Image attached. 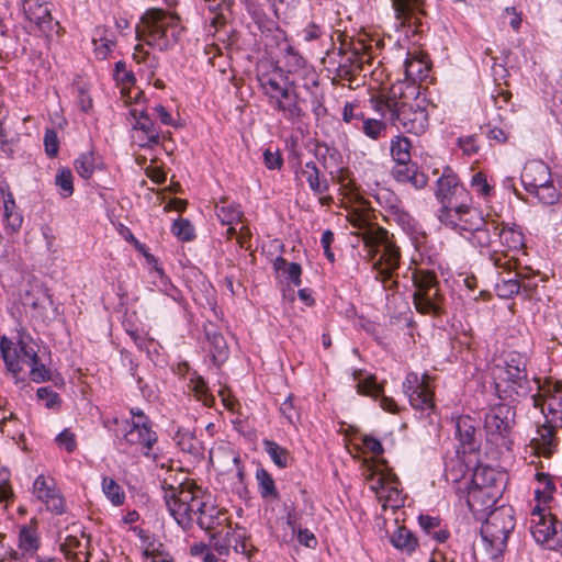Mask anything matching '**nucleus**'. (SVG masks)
I'll return each instance as SVG.
<instances>
[{"label": "nucleus", "instance_id": "nucleus-27", "mask_svg": "<svg viewBox=\"0 0 562 562\" xmlns=\"http://www.w3.org/2000/svg\"><path fill=\"white\" fill-rule=\"evenodd\" d=\"M18 548L23 555L35 558L41 548V537L36 518L19 527Z\"/></svg>", "mask_w": 562, "mask_h": 562}, {"label": "nucleus", "instance_id": "nucleus-49", "mask_svg": "<svg viewBox=\"0 0 562 562\" xmlns=\"http://www.w3.org/2000/svg\"><path fill=\"white\" fill-rule=\"evenodd\" d=\"M411 142L407 137L396 136L391 142V155L396 165H405L411 161Z\"/></svg>", "mask_w": 562, "mask_h": 562}, {"label": "nucleus", "instance_id": "nucleus-7", "mask_svg": "<svg viewBox=\"0 0 562 562\" xmlns=\"http://www.w3.org/2000/svg\"><path fill=\"white\" fill-rule=\"evenodd\" d=\"M415 291V308L422 314L440 315L443 311V296L434 271L416 269L412 276Z\"/></svg>", "mask_w": 562, "mask_h": 562}, {"label": "nucleus", "instance_id": "nucleus-25", "mask_svg": "<svg viewBox=\"0 0 562 562\" xmlns=\"http://www.w3.org/2000/svg\"><path fill=\"white\" fill-rule=\"evenodd\" d=\"M210 460L216 469L234 473L239 484H244L245 471L240 464L239 454L231 448L220 447L215 451H211Z\"/></svg>", "mask_w": 562, "mask_h": 562}, {"label": "nucleus", "instance_id": "nucleus-40", "mask_svg": "<svg viewBox=\"0 0 562 562\" xmlns=\"http://www.w3.org/2000/svg\"><path fill=\"white\" fill-rule=\"evenodd\" d=\"M214 210L217 218L224 225H234L243 217V212L239 205L235 202L228 201L227 199H222L217 202Z\"/></svg>", "mask_w": 562, "mask_h": 562}, {"label": "nucleus", "instance_id": "nucleus-24", "mask_svg": "<svg viewBox=\"0 0 562 562\" xmlns=\"http://www.w3.org/2000/svg\"><path fill=\"white\" fill-rule=\"evenodd\" d=\"M502 495V488H482L472 486L468 491L467 503L470 510L477 517L483 518Z\"/></svg>", "mask_w": 562, "mask_h": 562}, {"label": "nucleus", "instance_id": "nucleus-14", "mask_svg": "<svg viewBox=\"0 0 562 562\" xmlns=\"http://www.w3.org/2000/svg\"><path fill=\"white\" fill-rule=\"evenodd\" d=\"M531 535L542 547L555 550L562 546V522L552 514L541 509L531 513Z\"/></svg>", "mask_w": 562, "mask_h": 562}, {"label": "nucleus", "instance_id": "nucleus-29", "mask_svg": "<svg viewBox=\"0 0 562 562\" xmlns=\"http://www.w3.org/2000/svg\"><path fill=\"white\" fill-rule=\"evenodd\" d=\"M402 98V86H393L385 97H372L370 99L371 106L374 111L379 112L382 116L389 117L394 123L395 109L400 108Z\"/></svg>", "mask_w": 562, "mask_h": 562}, {"label": "nucleus", "instance_id": "nucleus-4", "mask_svg": "<svg viewBox=\"0 0 562 562\" xmlns=\"http://www.w3.org/2000/svg\"><path fill=\"white\" fill-rule=\"evenodd\" d=\"M182 31L179 18L160 8L146 10L135 29L137 40L159 50L175 46Z\"/></svg>", "mask_w": 562, "mask_h": 562}, {"label": "nucleus", "instance_id": "nucleus-20", "mask_svg": "<svg viewBox=\"0 0 562 562\" xmlns=\"http://www.w3.org/2000/svg\"><path fill=\"white\" fill-rule=\"evenodd\" d=\"M135 122L132 125V142L142 148H153L160 142L159 130L149 115L136 109L131 110Z\"/></svg>", "mask_w": 562, "mask_h": 562}, {"label": "nucleus", "instance_id": "nucleus-33", "mask_svg": "<svg viewBox=\"0 0 562 562\" xmlns=\"http://www.w3.org/2000/svg\"><path fill=\"white\" fill-rule=\"evenodd\" d=\"M90 540L83 543L77 536H67L60 544V551L65 558L71 562H89L90 553L88 552Z\"/></svg>", "mask_w": 562, "mask_h": 562}, {"label": "nucleus", "instance_id": "nucleus-9", "mask_svg": "<svg viewBox=\"0 0 562 562\" xmlns=\"http://www.w3.org/2000/svg\"><path fill=\"white\" fill-rule=\"evenodd\" d=\"M136 423H130L128 420L123 422V439L122 442L134 447L143 456L153 458L154 462L165 468V463L160 462V457L154 453V446L157 443L158 436L153 429V424L149 417L139 416Z\"/></svg>", "mask_w": 562, "mask_h": 562}, {"label": "nucleus", "instance_id": "nucleus-10", "mask_svg": "<svg viewBox=\"0 0 562 562\" xmlns=\"http://www.w3.org/2000/svg\"><path fill=\"white\" fill-rule=\"evenodd\" d=\"M402 387L414 409L427 413V415L434 411L435 390L429 374L419 375L416 372H408Z\"/></svg>", "mask_w": 562, "mask_h": 562}, {"label": "nucleus", "instance_id": "nucleus-47", "mask_svg": "<svg viewBox=\"0 0 562 562\" xmlns=\"http://www.w3.org/2000/svg\"><path fill=\"white\" fill-rule=\"evenodd\" d=\"M467 472H468L467 464L458 456H454V457L448 459L445 463L443 475H445L447 482L459 483L465 476Z\"/></svg>", "mask_w": 562, "mask_h": 562}, {"label": "nucleus", "instance_id": "nucleus-3", "mask_svg": "<svg viewBox=\"0 0 562 562\" xmlns=\"http://www.w3.org/2000/svg\"><path fill=\"white\" fill-rule=\"evenodd\" d=\"M374 234L367 235L364 246L374 279L381 282L384 290H396L401 249L386 229H376Z\"/></svg>", "mask_w": 562, "mask_h": 562}, {"label": "nucleus", "instance_id": "nucleus-31", "mask_svg": "<svg viewBox=\"0 0 562 562\" xmlns=\"http://www.w3.org/2000/svg\"><path fill=\"white\" fill-rule=\"evenodd\" d=\"M391 544L402 554L413 555L419 548L417 537L405 526H397L390 535Z\"/></svg>", "mask_w": 562, "mask_h": 562}, {"label": "nucleus", "instance_id": "nucleus-34", "mask_svg": "<svg viewBox=\"0 0 562 562\" xmlns=\"http://www.w3.org/2000/svg\"><path fill=\"white\" fill-rule=\"evenodd\" d=\"M175 441L182 452L190 454L192 458L201 459L204 457L202 442L189 429L179 428Z\"/></svg>", "mask_w": 562, "mask_h": 562}, {"label": "nucleus", "instance_id": "nucleus-51", "mask_svg": "<svg viewBox=\"0 0 562 562\" xmlns=\"http://www.w3.org/2000/svg\"><path fill=\"white\" fill-rule=\"evenodd\" d=\"M404 71L406 79L413 82L423 80L428 76V68L426 64L417 57L406 58L404 63Z\"/></svg>", "mask_w": 562, "mask_h": 562}, {"label": "nucleus", "instance_id": "nucleus-46", "mask_svg": "<svg viewBox=\"0 0 562 562\" xmlns=\"http://www.w3.org/2000/svg\"><path fill=\"white\" fill-rule=\"evenodd\" d=\"M206 337L210 342V352L212 353L214 362H223L228 357V347L224 336L214 330L206 331Z\"/></svg>", "mask_w": 562, "mask_h": 562}, {"label": "nucleus", "instance_id": "nucleus-60", "mask_svg": "<svg viewBox=\"0 0 562 562\" xmlns=\"http://www.w3.org/2000/svg\"><path fill=\"white\" fill-rule=\"evenodd\" d=\"M363 112L358 105L347 102L342 109V121L351 124L353 127L359 128L362 121L364 120Z\"/></svg>", "mask_w": 562, "mask_h": 562}, {"label": "nucleus", "instance_id": "nucleus-54", "mask_svg": "<svg viewBox=\"0 0 562 562\" xmlns=\"http://www.w3.org/2000/svg\"><path fill=\"white\" fill-rule=\"evenodd\" d=\"M531 194H535L541 203L547 205H553L560 199V192L553 184L552 179H550L548 183L541 186V188L533 190Z\"/></svg>", "mask_w": 562, "mask_h": 562}, {"label": "nucleus", "instance_id": "nucleus-39", "mask_svg": "<svg viewBox=\"0 0 562 562\" xmlns=\"http://www.w3.org/2000/svg\"><path fill=\"white\" fill-rule=\"evenodd\" d=\"M502 474L487 465H477L473 471L472 486L482 488H502L501 486Z\"/></svg>", "mask_w": 562, "mask_h": 562}, {"label": "nucleus", "instance_id": "nucleus-50", "mask_svg": "<svg viewBox=\"0 0 562 562\" xmlns=\"http://www.w3.org/2000/svg\"><path fill=\"white\" fill-rule=\"evenodd\" d=\"M456 432L462 445H472L476 432L473 419L460 416L456 422Z\"/></svg>", "mask_w": 562, "mask_h": 562}, {"label": "nucleus", "instance_id": "nucleus-53", "mask_svg": "<svg viewBox=\"0 0 562 562\" xmlns=\"http://www.w3.org/2000/svg\"><path fill=\"white\" fill-rule=\"evenodd\" d=\"M393 203L390 204V216L403 227V229L411 228L413 226V217L406 212L396 196H392Z\"/></svg>", "mask_w": 562, "mask_h": 562}, {"label": "nucleus", "instance_id": "nucleus-43", "mask_svg": "<svg viewBox=\"0 0 562 562\" xmlns=\"http://www.w3.org/2000/svg\"><path fill=\"white\" fill-rule=\"evenodd\" d=\"M256 479L258 482V491L263 499L278 501L280 498L274 480L266 469H258Z\"/></svg>", "mask_w": 562, "mask_h": 562}, {"label": "nucleus", "instance_id": "nucleus-12", "mask_svg": "<svg viewBox=\"0 0 562 562\" xmlns=\"http://www.w3.org/2000/svg\"><path fill=\"white\" fill-rule=\"evenodd\" d=\"M494 235H497L499 244L504 249H493L490 252V260L496 268L510 272L515 267V260L513 256H509L508 251L517 252L524 247V234L515 227L498 224L497 232H494Z\"/></svg>", "mask_w": 562, "mask_h": 562}, {"label": "nucleus", "instance_id": "nucleus-37", "mask_svg": "<svg viewBox=\"0 0 562 562\" xmlns=\"http://www.w3.org/2000/svg\"><path fill=\"white\" fill-rule=\"evenodd\" d=\"M301 175L305 178L315 195H323L329 190L328 180L325 177H321V171L314 161H307L301 168Z\"/></svg>", "mask_w": 562, "mask_h": 562}, {"label": "nucleus", "instance_id": "nucleus-41", "mask_svg": "<svg viewBox=\"0 0 562 562\" xmlns=\"http://www.w3.org/2000/svg\"><path fill=\"white\" fill-rule=\"evenodd\" d=\"M92 44L94 46L95 57L105 59L112 52L115 42L113 35L104 27H97L93 33Z\"/></svg>", "mask_w": 562, "mask_h": 562}, {"label": "nucleus", "instance_id": "nucleus-58", "mask_svg": "<svg viewBox=\"0 0 562 562\" xmlns=\"http://www.w3.org/2000/svg\"><path fill=\"white\" fill-rule=\"evenodd\" d=\"M518 274L515 273V277ZM496 293L499 297L509 299L518 294L521 290V285L518 279H502L496 283Z\"/></svg>", "mask_w": 562, "mask_h": 562}, {"label": "nucleus", "instance_id": "nucleus-1", "mask_svg": "<svg viewBox=\"0 0 562 562\" xmlns=\"http://www.w3.org/2000/svg\"><path fill=\"white\" fill-rule=\"evenodd\" d=\"M161 486L166 491L167 508L182 529L191 528L194 519L205 531L215 530L227 521V512L218 508L212 494L201 487L173 479L171 472L162 479Z\"/></svg>", "mask_w": 562, "mask_h": 562}, {"label": "nucleus", "instance_id": "nucleus-36", "mask_svg": "<svg viewBox=\"0 0 562 562\" xmlns=\"http://www.w3.org/2000/svg\"><path fill=\"white\" fill-rule=\"evenodd\" d=\"M186 379L188 380L187 387L189 392L193 394L196 401L202 402L204 406H213L215 397L212 393H210L206 381L195 371L188 372Z\"/></svg>", "mask_w": 562, "mask_h": 562}, {"label": "nucleus", "instance_id": "nucleus-63", "mask_svg": "<svg viewBox=\"0 0 562 562\" xmlns=\"http://www.w3.org/2000/svg\"><path fill=\"white\" fill-rule=\"evenodd\" d=\"M114 77L117 82L125 86H132L135 82L134 70L127 68L126 63L123 60H120L115 64Z\"/></svg>", "mask_w": 562, "mask_h": 562}, {"label": "nucleus", "instance_id": "nucleus-18", "mask_svg": "<svg viewBox=\"0 0 562 562\" xmlns=\"http://www.w3.org/2000/svg\"><path fill=\"white\" fill-rule=\"evenodd\" d=\"M0 351L8 371L15 378L22 371L23 366L36 364L38 358L34 346L25 342L23 339L14 344L7 337H3L0 340Z\"/></svg>", "mask_w": 562, "mask_h": 562}, {"label": "nucleus", "instance_id": "nucleus-22", "mask_svg": "<svg viewBox=\"0 0 562 562\" xmlns=\"http://www.w3.org/2000/svg\"><path fill=\"white\" fill-rule=\"evenodd\" d=\"M395 18L398 24L407 27V32H422V19L425 14L424 0H392Z\"/></svg>", "mask_w": 562, "mask_h": 562}, {"label": "nucleus", "instance_id": "nucleus-59", "mask_svg": "<svg viewBox=\"0 0 562 562\" xmlns=\"http://www.w3.org/2000/svg\"><path fill=\"white\" fill-rule=\"evenodd\" d=\"M171 232L182 241H190L194 238V227L189 220L179 218L173 222Z\"/></svg>", "mask_w": 562, "mask_h": 562}, {"label": "nucleus", "instance_id": "nucleus-38", "mask_svg": "<svg viewBox=\"0 0 562 562\" xmlns=\"http://www.w3.org/2000/svg\"><path fill=\"white\" fill-rule=\"evenodd\" d=\"M497 222L484 220V225L482 227H477V231H473L465 238L469 239L473 246L481 249L492 248L495 243V237H497V235H494V232H497Z\"/></svg>", "mask_w": 562, "mask_h": 562}, {"label": "nucleus", "instance_id": "nucleus-56", "mask_svg": "<svg viewBox=\"0 0 562 562\" xmlns=\"http://www.w3.org/2000/svg\"><path fill=\"white\" fill-rule=\"evenodd\" d=\"M358 130L371 139H379L385 134L386 125L384 122L374 119H364Z\"/></svg>", "mask_w": 562, "mask_h": 562}, {"label": "nucleus", "instance_id": "nucleus-57", "mask_svg": "<svg viewBox=\"0 0 562 562\" xmlns=\"http://www.w3.org/2000/svg\"><path fill=\"white\" fill-rule=\"evenodd\" d=\"M271 9L278 20H286L299 4V0H269Z\"/></svg>", "mask_w": 562, "mask_h": 562}, {"label": "nucleus", "instance_id": "nucleus-48", "mask_svg": "<svg viewBox=\"0 0 562 562\" xmlns=\"http://www.w3.org/2000/svg\"><path fill=\"white\" fill-rule=\"evenodd\" d=\"M262 445L265 451L269 454L277 467L284 469L289 465L291 458L289 451L285 448L269 439H265Z\"/></svg>", "mask_w": 562, "mask_h": 562}, {"label": "nucleus", "instance_id": "nucleus-17", "mask_svg": "<svg viewBox=\"0 0 562 562\" xmlns=\"http://www.w3.org/2000/svg\"><path fill=\"white\" fill-rule=\"evenodd\" d=\"M284 68L283 71L288 78L301 81L304 89L311 90L318 87V74L315 68L310 65L306 59L292 45H286L282 52Z\"/></svg>", "mask_w": 562, "mask_h": 562}, {"label": "nucleus", "instance_id": "nucleus-35", "mask_svg": "<svg viewBox=\"0 0 562 562\" xmlns=\"http://www.w3.org/2000/svg\"><path fill=\"white\" fill-rule=\"evenodd\" d=\"M133 61L137 66V72L147 79L153 78L156 75L159 66L158 58L144 49L140 45L135 46L133 53Z\"/></svg>", "mask_w": 562, "mask_h": 562}, {"label": "nucleus", "instance_id": "nucleus-6", "mask_svg": "<svg viewBox=\"0 0 562 562\" xmlns=\"http://www.w3.org/2000/svg\"><path fill=\"white\" fill-rule=\"evenodd\" d=\"M498 391L510 392L517 396H527L531 391V382L527 373V358L519 352H510L503 364L493 370Z\"/></svg>", "mask_w": 562, "mask_h": 562}, {"label": "nucleus", "instance_id": "nucleus-11", "mask_svg": "<svg viewBox=\"0 0 562 562\" xmlns=\"http://www.w3.org/2000/svg\"><path fill=\"white\" fill-rule=\"evenodd\" d=\"M533 382L537 384V393L531 395L533 406L540 408L549 420L559 423L562 428V382L546 379L541 383L537 378Z\"/></svg>", "mask_w": 562, "mask_h": 562}, {"label": "nucleus", "instance_id": "nucleus-55", "mask_svg": "<svg viewBox=\"0 0 562 562\" xmlns=\"http://www.w3.org/2000/svg\"><path fill=\"white\" fill-rule=\"evenodd\" d=\"M355 372V380H357V392L361 395L378 397L382 394V387L376 383L375 378L370 375L361 380Z\"/></svg>", "mask_w": 562, "mask_h": 562}, {"label": "nucleus", "instance_id": "nucleus-26", "mask_svg": "<svg viewBox=\"0 0 562 562\" xmlns=\"http://www.w3.org/2000/svg\"><path fill=\"white\" fill-rule=\"evenodd\" d=\"M524 188L531 193L537 188L548 183L551 178V171L542 160L528 161L520 176Z\"/></svg>", "mask_w": 562, "mask_h": 562}, {"label": "nucleus", "instance_id": "nucleus-23", "mask_svg": "<svg viewBox=\"0 0 562 562\" xmlns=\"http://www.w3.org/2000/svg\"><path fill=\"white\" fill-rule=\"evenodd\" d=\"M558 428H561L560 424L549 420L546 415V422L538 426L536 436L530 441L531 448L538 456L549 458L557 451L560 441Z\"/></svg>", "mask_w": 562, "mask_h": 562}, {"label": "nucleus", "instance_id": "nucleus-21", "mask_svg": "<svg viewBox=\"0 0 562 562\" xmlns=\"http://www.w3.org/2000/svg\"><path fill=\"white\" fill-rule=\"evenodd\" d=\"M33 493L53 514L61 515L66 512L65 498L54 479L38 475L33 483Z\"/></svg>", "mask_w": 562, "mask_h": 562}, {"label": "nucleus", "instance_id": "nucleus-62", "mask_svg": "<svg viewBox=\"0 0 562 562\" xmlns=\"http://www.w3.org/2000/svg\"><path fill=\"white\" fill-rule=\"evenodd\" d=\"M398 485L400 483L397 482L395 486H390L387 488V495L381 502L383 509H386L387 507L397 509L404 506V496Z\"/></svg>", "mask_w": 562, "mask_h": 562}, {"label": "nucleus", "instance_id": "nucleus-61", "mask_svg": "<svg viewBox=\"0 0 562 562\" xmlns=\"http://www.w3.org/2000/svg\"><path fill=\"white\" fill-rule=\"evenodd\" d=\"M36 395L42 402H44L46 408L58 409L60 407V396L50 386L37 389Z\"/></svg>", "mask_w": 562, "mask_h": 562}, {"label": "nucleus", "instance_id": "nucleus-13", "mask_svg": "<svg viewBox=\"0 0 562 562\" xmlns=\"http://www.w3.org/2000/svg\"><path fill=\"white\" fill-rule=\"evenodd\" d=\"M438 218L443 225L464 237L482 227L485 220L477 209L471 206V202H464L462 206L458 205L450 211H438Z\"/></svg>", "mask_w": 562, "mask_h": 562}, {"label": "nucleus", "instance_id": "nucleus-8", "mask_svg": "<svg viewBox=\"0 0 562 562\" xmlns=\"http://www.w3.org/2000/svg\"><path fill=\"white\" fill-rule=\"evenodd\" d=\"M515 423V411L508 404L493 406L484 417L486 439L492 445L510 449L513 445L512 432Z\"/></svg>", "mask_w": 562, "mask_h": 562}, {"label": "nucleus", "instance_id": "nucleus-64", "mask_svg": "<svg viewBox=\"0 0 562 562\" xmlns=\"http://www.w3.org/2000/svg\"><path fill=\"white\" fill-rule=\"evenodd\" d=\"M189 552L191 557L200 558L202 562H220L218 558L204 542H194L190 546Z\"/></svg>", "mask_w": 562, "mask_h": 562}, {"label": "nucleus", "instance_id": "nucleus-16", "mask_svg": "<svg viewBox=\"0 0 562 562\" xmlns=\"http://www.w3.org/2000/svg\"><path fill=\"white\" fill-rule=\"evenodd\" d=\"M425 100L415 99L408 103L401 101L400 108L395 109V120L393 125L398 130L402 128L406 133L415 135L423 134L429 125L428 113L423 105Z\"/></svg>", "mask_w": 562, "mask_h": 562}, {"label": "nucleus", "instance_id": "nucleus-30", "mask_svg": "<svg viewBox=\"0 0 562 562\" xmlns=\"http://www.w3.org/2000/svg\"><path fill=\"white\" fill-rule=\"evenodd\" d=\"M392 175L397 182L411 183L415 189L425 188L428 181L427 176L411 161L405 165H395Z\"/></svg>", "mask_w": 562, "mask_h": 562}, {"label": "nucleus", "instance_id": "nucleus-42", "mask_svg": "<svg viewBox=\"0 0 562 562\" xmlns=\"http://www.w3.org/2000/svg\"><path fill=\"white\" fill-rule=\"evenodd\" d=\"M348 221L352 227L358 229L356 234L361 238L363 246H366L367 235H375L376 229H383L378 224L370 222L366 214L358 211L350 212Z\"/></svg>", "mask_w": 562, "mask_h": 562}, {"label": "nucleus", "instance_id": "nucleus-28", "mask_svg": "<svg viewBox=\"0 0 562 562\" xmlns=\"http://www.w3.org/2000/svg\"><path fill=\"white\" fill-rule=\"evenodd\" d=\"M26 18L41 31L52 30V14L46 0H24L23 3Z\"/></svg>", "mask_w": 562, "mask_h": 562}, {"label": "nucleus", "instance_id": "nucleus-19", "mask_svg": "<svg viewBox=\"0 0 562 562\" xmlns=\"http://www.w3.org/2000/svg\"><path fill=\"white\" fill-rule=\"evenodd\" d=\"M250 14L261 33V38L267 50L272 53L273 49L278 48L282 53L285 50L286 45H291L288 41L286 33L274 20L268 18L261 9L254 7L250 10Z\"/></svg>", "mask_w": 562, "mask_h": 562}, {"label": "nucleus", "instance_id": "nucleus-52", "mask_svg": "<svg viewBox=\"0 0 562 562\" xmlns=\"http://www.w3.org/2000/svg\"><path fill=\"white\" fill-rule=\"evenodd\" d=\"M74 177L69 168L58 169L55 177V184L59 189V193L63 198H68L74 193Z\"/></svg>", "mask_w": 562, "mask_h": 562}, {"label": "nucleus", "instance_id": "nucleus-45", "mask_svg": "<svg viewBox=\"0 0 562 562\" xmlns=\"http://www.w3.org/2000/svg\"><path fill=\"white\" fill-rule=\"evenodd\" d=\"M102 492L105 495L106 499L113 506H121L125 502V493L123 487L110 476H103L102 479Z\"/></svg>", "mask_w": 562, "mask_h": 562}, {"label": "nucleus", "instance_id": "nucleus-2", "mask_svg": "<svg viewBox=\"0 0 562 562\" xmlns=\"http://www.w3.org/2000/svg\"><path fill=\"white\" fill-rule=\"evenodd\" d=\"M256 76L268 104L288 123L292 125L303 123L306 116L305 101L296 90L295 79L288 78L282 67L269 60L257 64Z\"/></svg>", "mask_w": 562, "mask_h": 562}, {"label": "nucleus", "instance_id": "nucleus-5", "mask_svg": "<svg viewBox=\"0 0 562 562\" xmlns=\"http://www.w3.org/2000/svg\"><path fill=\"white\" fill-rule=\"evenodd\" d=\"M515 525L514 509L510 506H501L487 514L481 527V535L490 547L494 562H498L499 555L505 551Z\"/></svg>", "mask_w": 562, "mask_h": 562}, {"label": "nucleus", "instance_id": "nucleus-32", "mask_svg": "<svg viewBox=\"0 0 562 562\" xmlns=\"http://www.w3.org/2000/svg\"><path fill=\"white\" fill-rule=\"evenodd\" d=\"M1 194L3 196L4 228L11 234L16 233L22 226L23 216L18 211L13 194L10 192L8 186L1 188Z\"/></svg>", "mask_w": 562, "mask_h": 562}, {"label": "nucleus", "instance_id": "nucleus-15", "mask_svg": "<svg viewBox=\"0 0 562 562\" xmlns=\"http://www.w3.org/2000/svg\"><path fill=\"white\" fill-rule=\"evenodd\" d=\"M435 195L441 203L439 211H450L464 202H471L468 190L460 183L450 168H446L437 180Z\"/></svg>", "mask_w": 562, "mask_h": 562}, {"label": "nucleus", "instance_id": "nucleus-44", "mask_svg": "<svg viewBox=\"0 0 562 562\" xmlns=\"http://www.w3.org/2000/svg\"><path fill=\"white\" fill-rule=\"evenodd\" d=\"M99 158L93 151H86L80 154L74 162L76 172L86 180L92 177L95 169L99 168Z\"/></svg>", "mask_w": 562, "mask_h": 562}]
</instances>
